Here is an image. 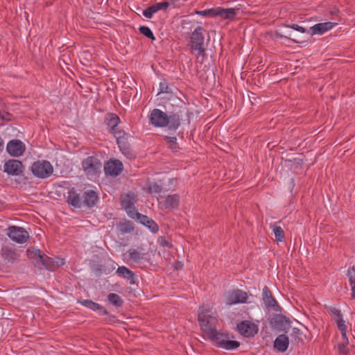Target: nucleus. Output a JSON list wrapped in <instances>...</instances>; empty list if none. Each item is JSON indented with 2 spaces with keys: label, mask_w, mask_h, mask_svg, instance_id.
<instances>
[{
  "label": "nucleus",
  "mask_w": 355,
  "mask_h": 355,
  "mask_svg": "<svg viewBox=\"0 0 355 355\" xmlns=\"http://www.w3.org/2000/svg\"><path fill=\"white\" fill-rule=\"evenodd\" d=\"M180 203V197L177 194L168 195L164 200V204L166 208L173 209L178 207Z\"/></svg>",
  "instance_id": "nucleus-27"
},
{
  "label": "nucleus",
  "mask_w": 355,
  "mask_h": 355,
  "mask_svg": "<svg viewBox=\"0 0 355 355\" xmlns=\"http://www.w3.org/2000/svg\"><path fill=\"white\" fill-rule=\"evenodd\" d=\"M296 330H297V331H299V330H298V329H293V332H294V333H295V332H296V331H295Z\"/></svg>",
  "instance_id": "nucleus-50"
},
{
  "label": "nucleus",
  "mask_w": 355,
  "mask_h": 355,
  "mask_svg": "<svg viewBox=\"0 0 355 355\" xmlns=\"http://www.w3.org/2000/svg\"><path fill=\"white\" fill-rule=\"evenodd\" d=\"M337 24L338 22L331 21L318 23L311 27L310 32L311 35H322Z\"/></svg>",
  "instance_id": "nucleus-17"
},
{
  "label": "nucleus",
  "mask_w": 355,
  "mask_h": 355,
  "mask_svg": "<svg viewBox=\"0 0 355 355\" xmlns=\"http://www.w3.org/2000/svg\"><path fill=\"white\" fill-rule=\"evenodd\" d=\"M333 320L337 324L338 329L340 331L341 336H345L347 332V326L345 320L343 319L342 313L339 316L333 318Z\"/></svg>",
  "instance_id": "nucleus-31"
},
{
  "label": "nucleus",
  "mask_w": 355,
  "mask_h": 355,
  "mask_svg": "<svg viewBox=\"0 0 355 355\" xmlns=\"http://www.w3.org/2000/svg\"><path fill=\"white\" fill-rule=\"evenodd\" d=\"M262 299L266 308L269 311H279L281 307L273 297L271 291L267 286L263 288Z\"/></svg>",
  "instance_id": "nucleus-9"
},
{
  "label": "nucleus",
  "mask_w": 355,
  "mask_h": 355,
  "mask_svg": "<svg viewBox=\"0 0 355 355\" xmlns=\"http://www.w3.org/2000/svg\"><path fill=\"white\" fill-rule=\"evenodd\" d=\"M128 256L130 260L134 263H139L141 260L145 259V253H144L141 250L138 249H130L128 251Z\"/></svg>",
  "instance_id": "nucleus-28"
},
{
  "label": "nucleus",
  "mask_w": 355,
  "mask_h": 355,
  "mask_svg": "<svg viewBox=\"0 0 355 355\" xmlns=\"http://www.w3.org/2000/svg\"><path fill=\"white\" fill-rule=\"evenodd\" d=\"M58 64L60 67V69L64 72L65 73L64 71V65H66L67 64V62L64 58V55L63 56H61L60 58H59V61H58Z\"/></svg>",
  "instance_id": "nucleus-45"
},
{
  "label": "nucleus",
  "mask_w": 355,
  "mask_h": 355,
  "mask_svg": "<svg viewBox=\"0 0 355 355\" xmlns=\"http://www.w3.org/2000/svg\"><path fill=\"white\" fill-rule=\"evenodd\" d=\"M7 235L12 241L21 244L26 243L29 238L28 232L17 226H10L7 229Z\"/></svg>",
  "instance_id": "nucleus-6"
},
{
  "label": "nucleus",
  "mask_w": 355,
  "mask_h": 355,
  "mask_svg": "<svg viewBox=\"0 0 355 355\" xmlns=\"http://www.w3.org/2000/svg\"><path fill=\"white\" fill-rule=\"evenodd\" d=\"M83 169L88 173H94L101 166L99 160L92 156L86 158L82 163Z\"/></svg>",
  "instance_id": "nucleus-20"
},
{
  "label": "nucleus",
  "mask_w": 355,
  "mask_h": 355,
  "mask_svg": "<svg viewBox=\"0 0 355 355\" xmlns=\"http://www.w3.org/2000/svg\"><path fill=\"white\" fill-rule=\"evenodd\" d=\"M205 30L201 27L198 26L191 35L190 46L192 52H197V58L202 57L203 59L206 54V48L205 46V37L204 33Z\"/></svg>",
  "instance_id": "nucleus-4"
},
{
  "label": "nucleus",
  "mask_w": 355,
  "mask_h": 355,
  "mask_svg": "<svg viewBox=\"0 0 355 355\" xmlns=\"http://www.w3.org/2000/svg\"><path fill=\"white\" fill-rule=\"evenodd\" d=\"M0 119L2 121H10L13 119V116L8 112L1 110L0 111Z\"/></svg>",
  "instance_id": "nucleus-40"
},
{
  "label": "nucleus",
  "mask_w": 355,
  "mask_h": 355,
  "mask_svg": "<svg viewBox=\"0 0 355 355\" xmlns=\"http://www.w3.org/2000/svg\"><path fill=\"white\" fill-rule=\"evenodd\" d=\"M6 150L11 156L19 157L24 152L25 145L19 139H12L7 144Z\"/></svg>",
  "instance_id": "nucleus-13"
},
{
  "label": "nucleus",
  "mask_w": 355,
  "mask_h": 355,
  "mask_svg": "<svg viewBox=\"0 0 355 355\" xmlns=\"http://www.w3.org/2000/svg\"><path fill=\"white\" fill-rule=\"evenodd\" d=\"M333 320L337 324L338 329L340 331L341 336H345L347 332V326L345 320L343 319L342 313L339 316L333 318Z\"/></svg>",
  "instance_id": "nucleus-32"
},
{
  "label": "nucleus",
  "mask_w": 355,
  "mask_h": 355,
  "mask_svg": "<svg viewBox=\"0 0 355 355\" xmlns=\"http://www.w3.org/2000/svg\"><path fill=\"white\" fill-rule=\"evenodd\" d=\"M116 273L119 276L129 281L130 284H135V273L126 268L125 266H119Z\"/></svg>",
  "instance_id": "nucleus-24"
},
{
  "label": "nucleus",
  "mask_w": 355,
  "mask_h": 355,
  "mask_svg": "<svg viewBox=\"0 0 355 355\" xmlns=\"http://www.w3.org/2000/svg\"><path fill=\"white\" fill-rule=\"evenodd\" d=\"M171 89L168 87L166 82H161L159 83V93H172Z\"/></svg>",
  "instance_id": "nucleus-41"
},
{
  "label": "nucleus",
  "mask_w": 355,
  "mask_h": 355,
  "mask_svg": "<svg viewBox=\"0 0 355 355\" xmlns=\"http://www.w3.org/2000/svg\"><path fill=\"white\" fill-rule=\"evenodd\" d=\"M239 333L245 337H253L258 332V327L248 320L239 323L237 326Z\"/></svg>",
  "instance_id": "nucleus-12"
},
{
  "label": "nucleus",
  "mask_w": 355,
  "mask_h": 355,
  "mask_svg": "<svg viewBox=\"0 0 355 355\" xmlns=\"http://www.w3.org/2000/svg\"><path fill=\"white\" fill-rule=\"evenodd\" d=\"M139 29V32L146 37L153 40L155 39L152 31L148 26H142Z\"/></svg>",
  "instance_id": "nucleus-36"
},
{
  "label": "nucleus",
  "mask_w": 355,
  "mask_h": 355,
  "mask_svg": "<svg viewBox=\"0 0 355 355\" xmlns=\"http://www.w3.org/2000/svg\"><path fill=\"white\" fill-rule=\"evenodd\" d=\"M170 3L168 1H163L160 3H156L155 4H153V7L155 11V12H157L159 10H166Z\"/></svg>",
  "instance_id": "nucleus-38"
},
{
  "label": "nucleus",
  "mask_w": 355,
  "mask_h": 355,
  "mask_svg": "<svg viewBox=\"0 0 355 355\" xmlns=\"http://www.w3.org/2000/svg\"><path fill=\"white\" fill-rule=\"evenodd\" d=\"M205 338L214 343L217 347L226 350L236 349L240 346L239 342L230 340L228 334L218 331L217 329L206 336Z\"/></svg>",
  "instance_id": "nucleus-3"
},
{
  "label": "nucleus",
  "mask_w": 355,
  "mask_h": 355,
  "mask_svg": "<svg viewBox=\"0 0 355 355\" xmlns=\"http://www.w3.org/2000/svg\"><path fill=\"white\" fill-rule=\"evenodd\" d=\"M3 144H4V142L2 139V138L0 137V152H1L3 149Z\"/></svg>",
  "instance_id": "nucleus-49"
},
{
  "label": "nucleus",
  "mask_w": 355,
  "mask_h": 355,
  "mask_svg": "<svg viewBox=\"0 0 355 355\" xmlns=\"http://www.w3.org/2000/svg\"><path fill=\"white\" fill-rule=\"evenodd\" d=\"M275 322H283L284 320H286V318L284 316H282V315H277L275 318Z\"/></svg>",
  "instance_id": "nucleus-46"
},
{
  "label": "nucleus",
  "mask_w": 355,
  "mask_h": 355,
  "mask_svg": "<svg viewBox=\"0 0 355 355\" xmlns=\"http://www.w3.org/2000/svg\"><path fill=\"white\" fill-rule=\"evenodd\" d=\"M78 302L82 305H83L84 306H85L91 310H93L95 311H98L99 314L101 315L107 314V311L105 309H104V307H103L99 304L96 303L90 300H80Z\"/></svg>",
  "instance_id": "nucleus-21"
},
{
  "label": "nucleus",
  "mask_w": 355,
  "mask_h": 355,
  "mask_svg": "<svg viewBox=\"0 0 355 355\" xmlns=\"http://www.w3.org/2000/svg\"><path fill=\"white\" fill-rule=\"evenodd\" d=\"M180 116L179 112H171L167 114V125L169 130H176L180 125Z\"/></svg>",
  "instance_id": "nucleus-23"
},
{
  "label": "nucleus",
  "mask_w": 355,
  "mask_h": 355,
  "mask_svg": "<svg viewBox=\"0 0 355 355\" xmlns=\"http://www.w3.org/2000/svg\"><path fill=\"white\" fill-rule=\"evenodd\" d=\"M150 123L155 127H166L167 125V114L159 109H154L150 115Z\"/></svg>",
  "instance_id": "nucleus-10"
},
{
  "label": "nucleus",
  "mask_w": 355,
  "mask_h": 355,
  "mask_svg": "<svg viewBox=\"0 0 355 355\" xmlns=\"http://www.w3.org/2000/svg\"><path fill=\"white\" fill-rule=\"evenodd\" d=\"M107 124L110 128V131L115 135V132H121L118 130V124L120 122L119 117L115 114H109L107 117Z\"/></svg>",
  "instance_id": "nucleus-25"
},
{
  "label": "nucleus",
  "mask_w": 355,
  "mask_h": 355,
  "mask_svg": "<svg viewBox=\"0 0 355 355\" xmlns=\"http://www.w3.org/2000/svg\"><path fill=\"white\" fill-rule=\"evenodd\" d=\"M166 140L169 143H175L177 138L176 137H166Z\"/></svg>",
  "instance_id": "nucleus-47"
},
{
  "label": "nucleus",
  "mask_w": 355,
  "mask_h": 355,
  "mask_svg": "<svg viewBox=\"0 0 355 355\" xmlns=\"http://www.w3.org/2000/svg\"><path fill=\"white\" fill-rule=\"evenodd\" d=\"M1 257L10 263H15L19 259V254L12 246L3 245L1 248Z\"/></svg>",
  "instance_id": "nucleus-16"
},
{
  "label": "nucleus",
  "mask_w": 355,
  "mask_h": 355,
  "mask_svg": "<svg viewBox=\"0 0 355 355\" xmlns=\"http://www.w3.org/2000/svg\"><path fill=\"white\" fill-rule=\"evenodd\" d=\"M325 307L330 313V315H331L332 318L334 317L339 316L340 314H341L340 310L338 309L334 306H326Z\"/></svg>",
  "instance_id": "nucleus-39"
},
{
  "label": "nucleus",
  "mask_w": 355,
  "mask_h": 355,
  "mask_svg": "<svg viewBox=\"0 0 355 355\" xmlns=\"http://www.w3.org/2000/svg\"><path fill=\"white\" fill-rule=\"evenodd\" d=\"M288 27L295 30V31H297L299 32H301V33H305L306 32V29L304 28H303L302 26H300L297 24H292V25H289Z\"/></svg>",
  "instance_id": "nucleus-44"
},
{
  "label": "nucleus",
  "mask_w": 355,
  "mask_h": 355,
  "mask_svg": "<svg viewBox=\"0 0 355 355\" xmlns=\"http://www.w3.org/2000/svg\"><path fill=\"white\" fill-rule=\"evenodd\" d=\"M275 239L277 241H283L284 239V232L280 226H274L272 228Z\"/></svg>",
  "instance_id": "nucleus-35"
},
{
  "label": "nucleus",
  "mask_w": 355,
  "mask_h": 355,
  "mask_svg": "<svg viewBox=\"0 0 355 355\" xmlns=\"http://www.w3.org/2000/svg\"><path fill=\"white\" fill-rule=\"evenodd\" d=\"M135 202L136 197L134 193H129L121 196V206L124 209H125L130 217L134 211H136L134 208V204Z\"/></svg>",
  "instance_id": "nucleus-15"
},
{
  "label": "nucleus",
  "mask_w": 355,
  "mask_h": 355,
  "mask_svg": "<svg viewBox=\"0 0 355 355\" xmlns=\"http://www.w3.org/2000/svg\"><path fill=\"white\" fill-rule=\"evenodd\" d=\"M289 340L288 336L281 334L274 341V347L280 352H284L288 349Z\"/></svg>",
  "instance_id": "nucleus-22"
},
{
  "label": "nucleus",
  "mask_w": 355,
  "mask_h": 355,
  "mask_svg": "<svg viewBox=\"0 0 355 355\" xmlns=\"http://www.w3.org/2000/svg\"><path fill=\"white\" fill-rule=\"evenodd\" d=\"M347 275L351 286L352 297L355 298V266H352L348 269Z\"/></svg>",
  "instance_id": "nucleus-30"
},
{
  "label": "nucleus",
  "mask_w": 355,
  "mask_h": 355,
  "mask_svg": "<svg viewBox=\"0 0 355 355\" xmlns=\"http://www.w3.org/2000/svg\"><path fill=\"white\" fill-rule=\"evenodd\" d=\"M338 13H339V11L337 8H333L331 11H330V14L331 15H334V16H338Z\"/></svg>",
  "instance_id": "nucleus-48"
},
{
  "label": "nucleus",
  "mask_w": 355,
  "mask_h": 355,
  "mask_svg": "<svg viewBox=\"0 0 355 355\" xmlns=\"http://www.w3.org/2000/svg\"><path fill=\"white\" fill-rule=\"evenodd\" d=\"M348 338L347 337V334L345 336H341V341L338 344L337 348L338 352L340 354L347 355L348 353L347 345H348Z\"/></svg>",
  "instance_id": "nucleus-29"
},
{
  "label": "nucleus",
  "mask_w": 355,
  "mask_h": 355,
  "mask_svg": "<svg viewBox=\"0 0 355 355\" xmlns=\"http://www.w3.org/2000/svg\"><path fill=\"white\" fill-rule=\"evenodd\" d=\"M98 200V194L93 190L86 191L82 196L76 193L74 189L69 192L68 203L74 207L80 208L82 206H86L91 208L96 205Z\"/></svg>",
  "instance_id": "nucleus-2"
},
{
  "label": "nucleus",
  "mask_w": 355,
  "mask_h": 355,
  "mask_svg": "<svg viewBox=\"0 0 355 355\" xmlns=\"http://www.w3.org/2000/svg\"><path fill=\"white\" fill-rule=\"evenodd\" d=\"M24 166L17 159H8L3 165V172L12 176H20L24 173Z\"/></svg>",
  "instance_id": "nucleus-7"
},
{
  "label": "nucleus",
  "mask_w": 355,
  "mask_h": 355,
  "mask_svg": "<svg viewBox=\"0 0 355 355\" xmlns=\"http://www.w3.org/2000/svg\"><path fill=\"white\" fill-rule=\"evenodd\" d=\"M155 13H156V12L155 11L153 6L148 7L146 9H145L143 11L144 16L148 19H151Z\"/></svg>",
  "instance_id": "nucleus-42"
},
{
  "label": "nucleus",
  "mask_w": 355,
  "mask_h": 355,
  "mask_svg": "<svg viewBox=\"0 0 355 355\" xmlns=\"http://www.w3.org/2000/svg\"><path fill=\"white\" fill-rule=\"evenodd\" d=\"M218 12L217 16H219L223 19H232L236 15L239 9L236 8H223L220 7L217 8Z\"/></svg>",
  "instance_id": "nucleus-26"
},
{
  "label": "nucleus",
  "mask_w": 355,
  "mask_h": 355,
  "mask_svg": "<svg viewBox=\"0 0 355 355\" xmlns=\"http://www.w3.org/2000/svg\"><path fill=\"white\" fill-rule=\"evenodd\" d=\"M150 191L152 193H159L162 191V187L157 184H154L150 187Z\"/></svg>",
  "instance_id": "nucleus-43"
},
{
  "label": "nucleus",
  "mask_w": 355,
  "mask_h": 355,
  "mask_svg": "<svg viewBox=\"0 0 355 355\" xmlns=\"http://www.w3.org/2000/svg\"><path fill=\"white\" fill-rule=\"evenodd\" d=\"M120 232L122 234L129 233L133 231L132 224L130 221L121 223L119 225Z\"/></svg>",
  "instance_id": "nucleus-34"
},
{
  "label": "nucleus",
  "mask_w": 355,
  "mask_h": 355,
  "mask_svg": "<svg viewBox=\"0 0 355 355\" xmlns=\"http://www.w3.org/2000/svg\"><path fill=\"white\" fill-rule=\"evenodd\" d=\"M217 12H218L217 8H211V9H207V10H204L202 11H199V12H198V14L201 16H204V17H207V16L216 17V16H217V14H216Z\"/></svg>",
  "instance_id": "nucleus-37"
},
{
  "label": "nucleus",
  "mask_w": 355,
  "mask_h": 355,
  "mask_svg": "<svg viewBox=\"0 0 355 355\" xmlns=\"http://www.w3.org/2000/svg\"><path fill=\"white\" fill-rule=\"evenodd\" d=\"M198 320L205 337L216 330L218 324L216 313L209 305L200 306Z\"/></svg>",
  "instance_id": "nucleus-1"
},
{
  "label": "nucleus",
  "mask_w": 355,
  "mask_h": 355,
  "mask_svg": "<svg viewBox=\"0 0 355 355\" xmlns=\"http://www.w3.org/2000/svg\"><path fill=\"white\" fill-rule=\"evenodd\" d=\"M31 169L35 177L41 179L49 178L53 172V166L46 160H38L34 162Z\"/></svg>",
  "instance_id": "nucleus-5"
},
{
  "label": "nucleus",
  "mask_w": 355,
  "mask_h": 355,
  "mask_svg": "<svg viewBox=\"0 0 355 355\" xmlns=\"http://www.w3.org/2000/svg\"><path fill=\"white\" fill-rule=\"evenodd\" d=\"M131 217L132 218H136L140 223L148 227L153 232L158 231L157 225L147 216L134 211Z\"/></svg>",
  "instance_id": "nucleus-18"
},
{
  "label": "nucleus",
  "mask_w": 355,
  "mask_h": 355,
  "mask_svg": "<svg viewBox=\"0 0 355 355\" xmlns=\"http://www.w3.org/2000/svg\"><path fill=\"white\" fill-rule=\"evenodd\" d=\"M108 301L116 307L122 306L123 300L121 296L116 293H110L107 296Z\"/></svg>",
  "instance_id": "nucleus-33"
},
{
  "label": "nucleus",
  "mask_w": 355,
  "mask_h": 355,
  "mask_svg": "<svg viewBox=\"0 0 355 355\" xmlns=\"http://www.w3.org/2000/svg\"><path fill=\"white\" fill-rule=\"evenodd\" d=\"M247 299V293L239 289L230 291L225 295V302L228 305H232L238 303H245L246 302Z\"/></svg>",
  "instance_id": "nucleus-8"
},
{
  "label": "nucleus",
  "mask_w": 355,
  "mask_h": 355,
  "mask_svg": "<svg viewBox=\"0 0 355 355\" xmlns=\"http://www.w3.org/2000/svg\"><path fill=\"white\" fill-rule=\"evenodd\" d=\"M35 255H37L42 265L49 270H54L57 266L64 264V259H62L60 262H57L56 265L54 264L52 259L48 257L45 254H41V252L40 250L35 251Z\"/></svg>",
  "instance_id": "nucleus-19"
},
{
  "label": "nucleus",
  "mask_w": 355,
  "mask_h": 355,
  "mask_svg": "<svg viewBox=\"0 0 355 355\" xmlns=\"http://www.w3.org/2000/svg\"><path fill=\"white\" fill-rule=\"evenodd\" d=\"M114 137L116 139L117 144L123 154L129 158H132L133 154L132 153L130 145L127 141L126 134L124 132H115Z\"/></svg>",
  "instance_id": "nucleus-11"
},
{
  "label": "nucleus",
  "mask_w": 355,
  "mask_h": 355,
  "mask_svg": "<svg viewBox=\"0 0 355 355\" xmlns=\"http://www.w3.org/2000/svg\"><path fill=\"white\" fill-rule=\"evenodd\" d=\"M123 170V164L118 159L108 161L104 166V171L106 175L111 176H117Z\"/></svg>",
  "instance_id": "nucleus-14"
}]
</instances>
